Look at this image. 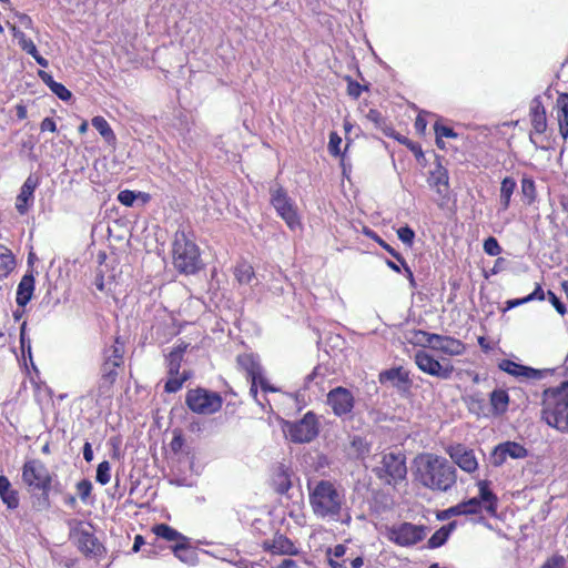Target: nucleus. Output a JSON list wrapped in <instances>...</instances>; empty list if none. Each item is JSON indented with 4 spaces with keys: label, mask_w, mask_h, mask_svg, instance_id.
I'll return each instance as SVG.
<instances>
[{
    "label": "nucleus",
    "mask_w": 568,
    "mask_h": 568,
    "mask_svg": "<svg viewBox=\"0 0 568 568\" xmlns=\"http://www.w3.org/2000/svg\"><path fill=\"white\" fill-rule=\"evenodd\" d=\"M429 187L437 194V205L444 209L450 200L448 170L438 160L427 178Z\"/></svg>",
    "instance_id": "obj_12"
},
{
    "label": "nucleus",
    "mask_w": 568,
    "mask_h": 568,
    "mask_svg": "<svg viewBox=\"0 0 568 568\" xmlns=\"http://www.w3.org/2000/svg\"><path fill=\"white\" fill-rule=\"evenodd\" d=\"M478 495L458 503L462 515H479L483 509L489 517H496L498 511V497L491 490V483L488 479H480L476 483Z\"/></svg>",
    "instance_id": "obj_8"
},
{
    "label": "nucleus",
    "mask_w": 568,
    "mask_h": 568,
    "mask_svg": "<svg viewBox=\"0 0 568 568\" xmlns=\"http://www.w3.org/2000/svg\"><path fill=\"white\" fill-rule=\"evenodd\" d=\"M185 405L194 414L213 415L222 408L223 398L216 392L196 387L186 392Z\"/></svg>",
    "instance_id": "obj_9"
},
{
    "label": "nucleus",
    "mask_w": 568,
    "mask_h": 568,
    "mask_svg": "<svg viewBox=\"0 0 568 568\" xmlns=\"http://www.w3.org/2000/svg\"><path fill=\"white\" fill-rule=\"evenodd\" d=\"M248 381L251 382L250 395L260 405H262V404L257 399L258 386L265 393H275V392H277V388L272 386L266 377H261V378H256V379H248Z\"/></svg>",
    "instance_id": "obj_42"
},
{
    "label": "nucleus",
    "mask_w": 568,
    "mask_h": 568,
    "mask_svg": "<svg viewBox=\"0 0 568 568\" xmlns=\"http://www.w3.org/2000/svg\"><path fill=\"white\" fill-rule=\"evenodd\" d=\"M139 195L131 190L120 191L118 194V201L124 206H132Z\"/></svg>",
    "instance_id": "obj_56"
},
{
    "label": "nucleus",
    "mask_w": 568,
    "mask_h": 568,
    "mask_svg": "<svg viewBox=\"0 0 568 568\" xmlns=\"http://www.w3.org/2000/svg\"><path fill=\"white\" fill-rule=\"evenodd\" d=\"M499 368L513 376L516 377H526V378H538L540 376L539 372L535 368L524 366L521 364L515 363L510 359H503L499 363Z\"/></svg>",
    "instance_id": "obj_30"
},
{
    "label": "nucleus",
    "mask_w": 568,
    "mask_h": 568,
    "mask_svg": "<svg viewBox=\"0 0 568 568\" xmlns=\"http://www.w3.org/2000/svg\"><path fill=\"white\" fill-rule=\"evenodd\" d=\"M394 140L408 148L414 153L416 159H419L424 155L422 146L418 143L413 142L407 136L397 133Z\"/></svg>",
    "instance_id": "obj_50"
},
{
    "label": "nucleus",
    "mask_w": 568,
    "mask_h": 568,
    "mask_svg": "<svg viewBox=\"0 0 568 568\" xmlns=\"http://www.w3.org/2000/svg\"><path fill=\"white\" fill-rule=\"evenodd\" d=\"M415 477L423 487L446 493L457 483V469L444 456L425 453L416 459Z\"/></svg>",
    "instance_id": "obj_1"
},
{
    "label": "nucleus",
    "mask_w": 568,
    "mask_h": 568,
    "mask_svg": "<svg viewBox=\"0 0 568 568\" xmlns=\"http://www.w3.org/2000/svg\"><path fill=\"white\" fill-rule=\"evenodd\" d=\"M375 476L387 486L396 487L407 477L406 456L400 450L383 452L378 464L373 468Z\"/></svg>",
    "instance_id": "obj_7"
},
{
    "label": "nucleus",
    "mask_w": 568,
    "mask_h": 568,
    "mask_svg": "<svg viewBox=\"0 0 568 568\" xmlns=\"http://www.w3.org/2000/svg\"><path fill=\"white\" fill-rule=\"evenodd\" d=\"M271 204L290 230L295 231L302 227L297 207L283 186L271 190Z\"/></svg>",
    "instance_id": "obj_11"
},
{
    "label": "nucleus",
    "mask_w": 568,
    "mask_h": 568,
    "mask_svg": "<svg viewBox=\"0 0 568 568\" xmlns=\"http://www.w3.org/2000/svg\"><path fill=\"white\" fill-rule=\"evenodd\" d=\"M342 138L336 132H331L328 141V151L332 155L338 156L341 152Z\"/></svg>",
    "instance_id": "obj_55"
},
{
    "label": "nucleus",
    "mask_w": 568,
    "mask_h": 568,
    "mask_svg": "<svg viewBox=\"0 0 568 568\" xmlns=\"http://www.w3.org/2000/svg\"><path fill=\"white\" fill-rule=\"evenodd\" d=\"M378 382L382 385L390 383L403 395L409 394L413 386L409 372L403 366L382 371L378 374Z\"/></svg>",
    "instance_id": "obj_18"
},
{
    "label": "nucleus",
    "mask_w": 568,
    "mask_h": 568,
    "mask_svg": "<svg viewBox=\"0 0 568 568\" xmlns=\"http://www.w3.org/2000/svg\"><path fill=\"white\" fill-rule=\"evenodd\" d=\"M414 362L423 373L442 379L450 378L454 372L452 364L442 365L432 354L424 349H418L415 353Z\"/></svg>",
    "instance_id": "obj_17"
},
{
    "label": "nucleus",
    "mask_w": 568,
    "mask_h": 568,
    "mask_svg": "<svg viewBox=\"0 0 568 568\" xmlns=\"http://www.w3.org/2000/svg\"><path fill=\"white\" fill-rule=\"evenodd\" d=\"M397 236L408 247L413 246L414 239H415V232L410 226L405 225V226L399 227L397 230Z\"/></svg>",
    "instance_id": "obj_52"
},
{
    "label": "nucleus",
    "mask_w": 568,
    "mask_h": 568,
    "mask_svg": "<svg viewBox=\"0 0 568 568\" xmlns=\"http://www.w3.org/2000/svg\"><path fill=\"white\" fill-rule=\"evenodd\" d=\"M501 444L503 447L505 448L506 454L510 458L521 459L528 455L527 449L521 444H518L516 442H505Z\"/></svg>",
    "instance_id": "obj_45"
},
{
    "label": "nucleus",
    "mask_w": 568,
    "mask_h": 568,
    "mask_svg": "<svg viewBox=\"0 0 568 568\" xmlns=\"http://www.w3.org/2000/svg\"><path fill=\"white\" fill-rule=\"evenodd\" d=\"M187 344L182 342L176 345L168 355V374L169 375H179L181 364L183 361L184 353L187 348Z\"/></svg>",
    "instance_id": "obj_34"
},
{
    "label": "nucleus",
    "mask_w": 568,
    "mask_h": 568,
    "mask_svg": "<svg viewBox=\"0 0 568 568\" xmlns=\"http://www.w3.org/2000/svg\"><path fill=\"white\" fill-rule=\"evenodd\" d=\"M20 48L27 52L28 54L30 55H36L38 49L34 44V42L30 39V38H26L23 39L20 43H19Z\"/></svg>",
    "instance_id": "obj_63"
},
{
    "label": "nucleus",
    "mask_w": 568,
    "mask_h": 568,
    "mask_svg": "<svg viewBox=\"0 0 568 568\" xmlns=\"http://www.w3.org/2000/svg\"><path fill=\"white\" fill-rule=\"evenodd\" d=\"M484 252L489 256H498L503 248L498 243L497 239L494 236H488L483 243Z\"/></svg>",
    "instance_id": "obj_49"
},
{
    "label": "nucleus",
    "mask_w": 568,
    "mask_h": 568,
    "mask_svg": "<svg viewBox=\"0 0 568 568\" xmlns=\"http://www.w3.org/2000/svg\"><path fill=\"white\" fill-rule=\"evenodd\" d=\"M453 516H462L460 509L458 507V504L455 506H452L447 509H444L437 514V519L439 520H447Z\"/></svg>",
    "instance_id": "obj_60"
},
{
    "label": "nucleus",
    "mask_w": 568,
    "mask_h": 568,
    "mask_svg": "<svg viewBox=\"0 0 568 568\" xmlns=\"http://www.w3.org/2000/svg\"><path fill=\"white\" fill-rule=\"evenodd\" d=\"M529 118H530V124H531V130L529 132V140L536 148H538V144H537L536 140L534 139V135L535 134H538V135L544 134L548 126L546 109L539 100H534L532 104L530 105Z\"/></svg>",
    "instance_id": "obj_21"
},
{
    "label": "nucleus",
    "mask_w": 568,
    "mask_h": 568,
    "mask_svg": "<svg viewBox=\"0 0 568 568\" xmlns=\"http://www.w3.org/2000/svg\"><path fill=\"white\" fill-rule=\"evenodd\" d=\"M457 528V521L453 520L448 523L447 525L440 527L438 530H436L430 538L427 541V546L430 549H435L438 547H442L447 539L449 538L450 534Z\"/></svg>",
    "instance_id": "obj_36"
},
{
    "label": "nucleus",
    "mask_w": 568,
    "mask_h": 568,
    "mask_svg": "<svg viewBox=\"0 0 568 568\" xmlns=\"http://www.w3.org/2000/svg\"><path fill=\"white\" fill-rule=\"evenodd\" d=\"M264 551L272 555L296 556L300 551L295 544L285 535L276 532L272 539L262 542Z\"/></svg>",
    "instance_id": "obj_20"
},
{
    "label": "nucleus",
    "mask_w": 568,
    "mask_h": 568,
    "mask_svg": "<svg viewBox=\"0 0 568 568\" xmlns=\"http://www.w3.org/2000/svg\"><path fill=\"white\" fill-rule=\"evenodd\" d=\"M434 131L436 136V145L442 150L445 149L443 138L456 139L458 136L453 128L447 126L438 121L434 124Z\"/></svg>",
    "instance_id": "obj_43"
},
{
    "label": "nucleus",
    "mask_w": 568,
    "mask_h": 568,
    "mask_svg": "<svg viewBox=\"0 0 568 568\" xmlns=\"http://www.w3.org/2000/svg\"><path fill=\"white\" fill-rule=\"evenodd\" d=\"M185 446V438L183 436V433L181 429L176 428L173 430V438L170 443V449L174 454H179L182 452L183 447Z\"/></svg>",
    "instance_id": "obj_51"
},
{
    "label": "nucleus",
    "mask_w": 568,
    "mask_h": 568,
    "mask_svg": "<svg viewBox=\"0 0 568 568\" xmlns=\"http://www.w3.org/2000/svg\"><path fill=\"white\" fill-rule=\"evenodd\" d=\"M346 550L347 548L343 544H337L326 549L325 556L329 568H347L346 560L341 559L345 556Z\"/></svg>",
    "instance_id": "obj_35"
},
{
    "label": "nucleus",
    "mask_w": 568,
    "mask_h": 568,
    "mask_svg": "<svg viewBox=\"0 0 568 568\" xmlns=\"http://www.w3.org/2000/svg\"><path fill=\"white\" fill-rule=\"evenodd\" d=\"M40 79L50 88V90L62 101H69L72 93L62 83L53 80L52 75L45 71H39Z\"/></svg>",
    "instance_id": "obj_37"
},
{
    "label": "nucleus",
    "mask_w": 568,
    "mask_h": 568,
    "mask_svg": "<svg viewBox=\"0 0 568 568\" xmlns=\"http://www.w3.org/2000/svg\"><path fill=\"white\" fill-rule=\"evenodd\" d=\"M491 464L496 467L501 466L508 458L503 444L497 445L491 453Z\"/></svg>",
    "instance_id": "obj_53"
},
{
    "label": "nucleus",
    "mask_w": 568,
    "mask_h": 568,
    "mask_svg": "<svg viewBox=\"0 0 568 568\" xmlns=\"http://www.w3.org/2000/svg\"><path fill=\"white\" fill-rule=\"evenodd\" d=\"M0 498L8 509H17L19 507V493L12 488L10 480L4 475L0 476Z\"/></svg>",
    "instance_id": "obj_29"
},
{
    "label": "nucleus",
    "mask_w": 568,
    "mask_h": 568,
    "mask_svg": "<svg viewBox=\"0 0 568 568\" xmlns=\"http://www.w3.org/2000/svg\"><path fill=\"white\" fill-rule=\"evenodd\" d=\"M517 187L516 180L511 176H506L500 182V209L507 211L510 206L511 196Z\"/></svg>",
    "instance_id": "obj_38"
},
{
    "label": "nucleus",
    "mask_w": 568,
    "mask_h": 568,
    "mask_svg": "<svg viewBox=\"0 0 568 568\" xmlns=\"http://www.w3.org/2000/svg\"><path fill=\"white\" fill-rule=\"evenodd\" d=\"M292 471L283 464L276 465L272 470L271 485L273 489L284 495L292 488Z\"/></svg>",
    "instance_id": "obj_24"
},
{
    "label": "nucleus",
    "mask_w": 568,
    "mask_h": 568,
    "mask_svg": "<svg viewBox=\"0 0 568 568\" xmlns=\"http://www.w3.org/2000/svg\"><path fill=\"white\" fill-rule=\"evenodd\" d=\"M417 334L422 335L427 346L435 351H439L450 356L463 355L466 351V345L458 338L447 335H439L419 331Z\"/></svg>",
    "instance_id": "obj_14"
},
{
    "label": "nucleus",
    "mask_w": 568,
    "mask_h": 568,
    "mask_svg": "<svg viewBox=\"0 0 568 568\" xmlns=\"http://www.w3.org/2000/svg\"><path fill=\"white\" fill-rule=\"evenodd\" d=\"M366 234L374 240L381 247L396 258L400 264H405V258L388 243H386L377 233L374 231H367Z\"/></svg>",
    "instance_id": "obj_46"
},
{
    "label": "nucleus",
    "mask_w": 568,
    "mask_h": 568,
    "mask_svg": "<svg viewBox=\"0 0 568 568\" xmlns=\"http://www.w3.org/2000/svg\"><path fill=\"white\" fill-rule=\"evenodd\" d=\"M36 290V278L32 274L26 273L20 280L17 293H16V302L19 307H26V305L31 301L33 293Z\"/></svg>",
    "instance_id": "obj_26"
},
{
    "label": "nucleus",
    "mask_w": 568,
    "mask_h": 568,
    "mask_svg": "<svg viewBox=\"0 0 568 568\" xmlns=\"http://www.w3.org/2000/svg\"><path fill=\"white\" fill-rule=\"evenodd\" d=\"M427 536L425 525L404 521L386 528L387 539L399 547H412L423 541Z\"/></svg>",
    "instance_id": "obj_10"
},
{
    "label": "nucleus",
    "mask_w": 568,
    "mask_h": 568,
    "mask_svg": "<svg viewBox=\"0 0 568 568\" xmlns=\"http://www.w3.org/2000/svg\"><path fill=\"white\" fill-rule=\"evenodd\" d=\"M20 48L27 52L28 54L30 55H36L38 49L34 44V42L30 39V38H26L23 39L20 43H19Z\"/></svg>",
    "instance_id": "obj_62"
},
{
    "label": "nucleus",
    "mask_w": 568,
    "mask_h": 568,
    "mask_svg": "<svg viewBox=\"0 0 568 568\" xmlns=\"http://www.w3.org/2000/svg\"><path fill=\"white\" fill-rule=\"evenodd\" d=\"M237 369L245 374L246 379H256L264 376V369L256 354L242 353L236 356Z\"/></svg>",
    "instance_id": "obj_22"
},
{
    "label": "nucleus",
    "mask_w": 568,
    "mask_h": 568,
    "mask_svg": "<svg viewBox=\"0 0 568 568\" xmlns=\"http://www.w3.org/2000/svg\"><path fill=\"white\" fill-rule=\"evenodd\" d=\"M526 297V301L527 303L528 302H531V301H544L546 298V293L545 291L542 290L541 285L540 284H537L535 290L528 294Z\"/></svg>",
    "instance_id": "obj_61"
},
{
    "label": "nucleus",
    "mask_w": 568,
    "mask_h": 568,
    "mask_svg": "<svg viewBox=\"0 0 568 568\" xmlns=\"http://www.w3.org/2000/svg\"><path fill=\"white\" fill-rule=\"evenodd\" d=\"M40 130L42 132H57V123L53 118H44L40 123Z\"/></svg>",
    "instance_id": "obj_64"
},
{
    "label": "nucleus",
    "mask_w": 568,
    "mask_h": 568,
    "mask_svg": "<svg viewBox=\"0 0 568 568\" xmlns=\"http://www.w3.org/2000/svg\"><path fill=\"white\" fill-rule=\"evenodd\" d=\"M37 186L38 181L32 175L28 176L24 183L22 184L20 192L16 197V209L20 215H24L28 213L30 206L33 203V193Z\"/></svg>",
    "instance_id": "obj_23"
},
{
    "label": "nucleus",
    "mask_w": 568,
    "mask_h": 568,
    "mask_svg": "<svg viewBox=\"0 0 568 568\" xmlns=\"http://www.w3.org/2000/svg\"><path fill=\"white\" fill-rule=\"evenodd\" d=\"M318 435V420L313 412L288 427V436L294 443H310Z\"/></svg>",
    "instance_id": "obj_15"
},
{
    "label": "nucleus",
    "mask_w": 568,
    "mask_h": 568,
    "mask_svg": "<svg viewBox=\"0 0 568 568\" xmlns=\"http://www.w3.org/2000/svg\"><path fill=\"white\" fill-rule=\"evenodd\" d=\"M541 419L550 427L568 434V382L542 393Z\"/></svg>",
    "instance_id": "obj_3"
},
{
    "label": "nucleus",
    "mask_w": 568,
    "mask_h": 568,
    "mask_svg": "<svg viewBox=\"0 0 568 568\" xmlns=\"http://www.w3.org/2000/svg\"><path fill=\"white\" fill-rule=\"evenodd\" d=\"M71 537L75 539L78 549L85 557H93L101 555L103 546L99 542L98 538L92 531L84 528L81 524L71 530Z\"/></svg>",
    "instance_id": "obj_19"
},
{
    "label": "nucleus",
    "mask_w": 568,
    "mask_h": 568,
    "mask_svg": "<svg viewBox=\"0 0 568 568\" xmlns=\"http://www.w3.org/2000/svg\"><path fill=\"white\" fill-rule=\"evenodd\" d=\"M445 453L452 459L454 466L459 467L463 471L473 475L479 468V463L476 457L475 450L464 444L457 443L448 445Z\"/></svg>",
    "instance_id": "obj_13"
},
{
    "label": "nucleus",
    "mask_w": 568,
    "mask_h": 568,
    "mask_svg": "<svg viewBox=\"0 0 568 568\" xmlns=\"http://www.w3.org/2000/svg\"><path fill=\"white\" fill-rule=\"evenodd\" d=\"M189 375L183 373V375H169V379L165 382L164 390L166 393H176L179 392L183 384L187 381Z\"/></svg>",
    "instance_id": "obj_47"
},
{
    "label": "nucleus",
    "mask_w": 568,
    "mask_h": 568,
    "mask_svg": "<svg viewBox=\"0 0 568 568\" xmlns=\"http://www.w3.org/2000/svg\"><path fill=\"white\" fill-rule=\"evenodd\" d=\"M234 276L239 284H250L251 281L255 277V272L248 262L242 261L235 265Z\"/></svg>",
    "instance_id": "obj_41"
},
{
    "label": "nucleus",
    "mask_w": 568,
    "mask_h": 568,
    "mask_svg": "<svg viewBox=\"0 0 568 568\" xmlns=\"http://www.w3.org/2000/svg\"><path fill=\"white\" fill-rule=\"evenodd\" d=\"M556 119L558 121L559 133L567 140L568 138V93H559L554 106Z\"/></svg>",
    "instance_id": "obj_27"
},
{
    "label": "nucleus",
    "mask_w": 568,
    "mask_h": 568,
    "mask_svg": "<svg viewBox=\"0 0 568 568\" xmlns=\"http://www.w3.org/2000/svg\"><path fill=\"white\" fill-rule=\"evenodd\" d=\"M547 297L550 304L555 307V310L560 314L565 315L567 312L566 305L560 301V298L552 292H547Z\"/></svg>",
    "instance_id": "obj_59"
},
{
    "label": "nucleus",
    "mask_w": 568,
    "mask_h": 568,
    "mask_svg": "<svg viewBox=\"0 0 568 568\" xmlns=\"http://www.w3.org/2000/svg\"><path fill=\"white\" fill-rule=\"evenodd\" d=\"M490 417H499L507 413L510 398L504 388L494 389L488 396Z\"/></svg>",
    "instance_id": "obj_25"
},
{
    "label": "nucleus",
    "mask_w": 568,
    "mask_h": 568,
    "mask_svg": "<svg viewBox=\"0 0 568 568\" xmlns=\"http://www.w3.org/2000/svg\"><path fill=\"white\" fill-rule=\"evenodd\" d=\"M308 503L316 518L338 521L346 506L344 489L336 481L321 479L307 485Z\"/></svg>",
    "instance_id": "obj_2"
},
{
    "label": "nucleus",
    "mask_w": 568,
    "mask_h": 568,
    "mask_svg": "<svg viewBox=\"0 0 568 568\" xmlns=\"http://www.w3.org/2000/svg\"><path fill=\"white\" fill-rule=\"evenodd\" d=\"M346 81L347 94L353 99H358L363 90L367 89L366 87L361 85L357 81L353 80L351 77H346Z\"/></svg>",
    "instance_id": "obj_54"
},
{
    "label": "nucleus",
    "mask_w": 568,
    "mask_h": 568,
    "mask_svg": "<svg viewBox=\"0 0 568 568\" xmlns=\"http://www.w3.org/2000/svg\"><path fill=\"white\" fill-rule=\"evenodd\" d=\"M124 341L121 336H115L111 346H108L102 352L101 364V382L99 392L111 396V390L115 384L120 371L124 368Z\"/></svg>",
    "instance_id": "obj_6"
},
{
    "label": "nucleus",
    "mask_w": 568,
    "mask_h": 568,
    "mask_svg": "<svg viewBox=\"0 0 568 568\" xmlns=\"http://www.w3.org/2000/svg\"><path fill=\"white\" fill-rule=\"evenodd\" d=\"M152 532L161 539L173 544L185 542L187 537L166 524H156L151 528Z\"/></svg>",
    "instance_id": "obj_31"
},
{
    "label": "nucleus",
    "mask_w": 568,
    "mask_h": 568,
    "mask_svg": "<svg viewBox=\"0 0 568 568\" xmlns=\"http://www.w3.org/2000/svg\"><path fill=\"white\" fill-rule=\"evenodd\" d=\"M173 265L185 275H192L201 270V253L193 237L185 231H178L172 246Z\"/></svg>",
    "instance_id": "obj_4"
},
{
    "label": "nucleus",
    "mask_w": 568,
    "mask_h": 568,
    "mask_svg": "<svg viewBox=\"0 0 568 568\" xmlns=\"http://www.w3.org/2000/svg\"><path fill=\"white\" fill-rule=\"evenodd\" d=\"M566 560L561 555H552L540 568H565Z\"/></svg>",
    "instance_id": "obj_58"
},
{
    "label": "nucleus",
    "mask_w": 568,
    "mask_h": 568,
    "mask_svg": "<svg viewBox=\"0 0 568 568\" xmlns=\"http://www.w3.org/2000/svg\"><path fill=\"white\" fill-rule=\"evenodd\" d=\"M326 403L337 417L351 415L355 407V397L353 393L343 386L332 388L326 395Z\"/></svg>",
    "instance_id": "obj_16"
},
{
    "label": "nucleus",
    "mask_w": 568,
    "mask_h": 568,
    "mask_svg": "<svg viewBox=\"0 0 568 568\" xmlns=\"http://www.w3.org/2000/svg\"><path fill=\"white\" fill-rule=\"evenodd\" d=\"M171 550L176 558L185 564H194L196 559V552L194 548L190 545V539L187 538L185 542L173 544L171 546Z\"/></svg>",
    "instance_id": "obj_40"
},
{
    "label": "nucleus",
    "mask_w": 568,
    "mask_h": 568,
    "mask_svg": "<svg viewBox=\"0 0 568 568\" xmlns=\"http://www.w3.org/2000/svg\"><path fill=\"white\" fill-rule=\"evenodd\" d=\"M91 123L108 145L115 146L118 141L116 135L109 122L102 115L93 116Z\"/></svg>",
    "instance_id": "obj_33"
},
{
    "label": "nucleus",
    "mask_w": 568,
    "mask_h": 568,
    "mask_svg": "<svg viewBox=\"0 0 568 568\" xmlns=\"http://www.w3.org/2000/svg\"><path fill=\"white\" fill-rule=\"evenodd\" d=\"M92 491V484L89 479H82L77 484V493L82 501H85Z\"/></svg>",
    "instance_id": "obj_57"
},
{
    "label": "nucleus",
    "mask_w": 568,
    "mask_h": 568,
    "mask_svg": "<svg viewBox=\"0 0 568 568\" xmlns=\"http://www.w3.org/2000/svg\"><path fill=\"white\" fill-rule=\"evenodd\" d=\"M468 412L477 417H490L489 406L480 392H474L464 398Z\"/></svg>",
    "instance_id": "obj_28"
},
{
    "label": "nucleus",
    "mask_w": 568,
    "mask_h": 568,
    "mask_svg": "<svg viewBox=\"0 0 568 568\" xmlns=\"http://www.w3.org/2000/svg\"><path fill=\"white\" fill-rule=\"evenodd\" d=\"M521 194L525 199V203L530 205L537 199V191L535 181L531 178H524L521 180Z\"/></svg>",
    "instance_id": "obj_44"
},
{
    "label": "nucleus",
    "mask_w": 568,
    "mask_h": 568,
    "mask_svg": "<svg viewBox=\"0 0 568 568\" xmlns=\"http://www.w3.org/2000/svg\"><path fill=\"white\" fill-rule=\"evenodd\" d=\"M17 265L10 248L0 244V280L7 278Z\"/></svg>",
    "instance_id": "obj_39"
},
{
    "label": "nucleus",
    "mask_w": 568,
    "mask_h": 568,
    "mask_svg": "<svg viewBox=\"0 0 568 568\" xmlns=\"http://www.w3.org/2000/svg\"><path fill=\"white\" fill-rule=\"evenodd\" d=\"M366 119L371 121L376 129L381 130L387 138L394 139L396 136V130L378 110L369 109L366 114Z\"/></svg>",
    "instance_id": "obj_32"
},
{
    "label": "nucleus",
    "mask_w": 568,
    "mask_h": 568,
    "mask_svg": "<svg viewBox=\"0 0 568 568\" xmlns=\"http://www.w3.org/2000/svg\"><path fill=\"white\" fill-rule=\"evenodd\" d=\"M95 479L101 485H106L110 483L111 465L108 460H103L98 465Z\"/></svg>",
    "instance_id": "obj_48"
},
{
    "label": "nucleus",
    "mask_w": 568,
    "mask_h": 568,
    "mask_svg": "<svg viewBox=\"0 0 568 568\" xmlns=\"http://www.w3.org/2000/svg\"><path fill=\"white\" fill-rule=\"evenodd\" d=\"M54 475L39 458L27 459L21 468V479L29 493H40L44 508H49V495Z\"/></svg>",
    "instance_id": "obj_5"
}]
</instances>
